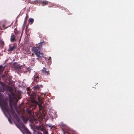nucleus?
Masks as SVG:
<instances>
[{"mask_svg":"<svg viewBox=\"0 0 134 134\" xmlns=\"http://www.w3.org/2000/svg\"><path fill=\"white\" fill-rule=\"evenodd\" d=\"M2 108L6 110L7 112H8L9 111V109L7 105V103L6 102H3L2 105Z\"/></svg>","mask_w":134,"mask_h":134,"instance_id":"obj_5","label":"nucleus"},{"mask_svg":"<svg viewBox=\"0 0 134 134\" xmlns=\"http://www.w3.org/2000/svg\"><path fill=\"white\" fill-rule=\"evenodd\" d=\"M41 71V73L43 74L47 75L49 74V71L46 68L44 67L42 69Z\"/></svg>","mask_w":134,"mask_h":134,"instance_id":"obj_4","label":"nucleus"},{"mask_svg":"<svg viewBox=\"0 0 134 134\" xmlns=\"http://www.w3.org/2000/svg\"><path fill=\"white\" fill-rule=\"evenodd\" d=\"M23 121L25 124H26L27 121V119L24 118L23 119Z\"/></svg>","mask_w":134,"mask_h":134,"instance_id":"obj_17","label":"nucleus"},{"mask_svg":"<svg viewBox=\"0 0 134 134\" xmlns=\"http://www.w3.org/2000/svg\"><path fill=\"white\" fill-rule=\"evenodd\" d=\"M70 132H68V133H69L70 134H75V132L74 131H71Z\"/></svg>","mask_w":134,"mask_h":134,"instance_id":"obj_18","label":"nucleus"},{"mask_svg":"<svg viewBox=\"0 0 134 134\" xmlns=\"http://www.w3.org/2000/svg\"><path fill=\"white\" fill-rule=\"evenodd\" d=\"M32 55H34V54H33V53L32 54Z\"/></svg>","mask_w":134,"mask_h":134,"instance_id":"obj_26","label":"nucleus"},{"mask_svg":"<svg viewBox=\"0 0 134 134\" xmlns=\"http://www.w3.org/2000/svg\"><path fill=\"white\" fill-rule=\"evenodd\" d=\"M43 86L42 85H37L34 86L32 88L34 90H36L39 89L40 87H42Z\"/></svg>","mask_w":134,"mask_h":134,"instance_id":"obj_8","label":"nucleus"},{"mask_svg":"<svg viewBox=\"0 0 134 134\" xmlns=\"http://www.w3.org/2000/svg\"><path fill=\"white\" fill-rule=\"evenodd\" d=\"M34 81L36 82V83H37L39 81L38 76L37 75H35L34 76Z\"/></svg>","mask_w":134,"mask_h":134,"instance_id":"obj_11","label":"nucleus"},{"mask_svg":"<svg viewBox=\"0 0 134 134\" xmlns=\"http://www.w3.org/2000/svg\"><path fill=\"white\" fill-rule=\"evenodd\" d=\"M41 4L43 6L47 5L48 4V2L46 1H43L42 2Z\"/></svg>","mask_w":134,"mask_h":134,"instance_id":"obj_13","label":"nucleus"},{"mask_svg":"<svg viewBox=\"0 0 134 134\" xmlns=\"http://www.w3.org/2000/svg\"><path fill=\"white\" fill-rule=\"evenodd\" d=\"M8 26L5 27V25L4 24L2 25V27H0V29L1 30H4L6 28H7Z\"/></svg>","mask_w":134,"mask_h":134,"instance_id":"obj_14","label":"nucleus"},{"mask_svg":"<svg viewBox=\"0 0 134 134\" xmlns=\"http://www.w3.org/2000/svg\"><path fill=\"white\" fill-rule=\"evenodd\" d=\"M9 105L11 109H13L12 105L10 102H9Z\"/></svg>","mask_w":134,"mask_h":134,"instance_id":"obj_20","label":"nucleus"},{"mask_svg":"<svg viewBox=\"0 0 134 134\" xmlns=\"http://www.w3.org/2000/svg\"><path fill=\"white\" fill-rule=\"evenodd\" d=\"M27 70L29 73H30L31 71V69L29 67L28 68H27Z\"/></svg>","mask_w":134,"mask_h":134,"instance_id":"obj_19","label":"nucleus"},{"mask_svg":"<svg viewBox=\"0 0 134 134\" xmlns=\"http://www.w3.org/2000/svg\"><path fill=\"white\" fill-rule=\"evenodd\" d=\"M20 99V97H19V99Z\"/></svg>","mask_w":134,"mask_h":134,"instance_id":"obj_28","label":"nucleus"},{"mask_svg":"<svg viewBox=\"0 0 134 134\" xmlns=\"http://www.w3.org/2000/svg\"><path fill=\"white\" fill-rule=\"evenodd\" d=\"M22 126L24 130L26 133L27 134H31L30 131L27 127L25 126V125L23 124L22 125Z\"/></svg>","mask_w":134,"mask_h":134,"instance_id":"obj_7","label":"nucleus"},{"mask_svg":"<svg viewBox=\"0 0 134 134\" xmlns=\"http://www.w3.org/2000/svg\"><path fill=\"white\" fill-rule=\"evenodd\" d=\"M18 101V100H16V102H17Z\"/></svg>","mask_w":134,"mask_h":134,"instance_id":"obj_25","label":"nucleus"},{"mask_svg":"<svg viewBox=\"0 0 134 134\" xmlns=\"http://www.w3.org/2000/svg\"><path fill=\"white\" fill-rule=\"evenodd\" d=\"M38 106L39 108V110L40 111H41L43 107L42 105L40 104H38Z\"/></svg>","mask_w":134,"mask_h":134,"instance_id":"obj_16","label":"nucleus"},{"mask_svg":"<svg viewBox=\"0 0 134 134\" xmlns=\"http://www.w3.org/2000/svg\"><path fill=\"white\" fill-rule=\"evenodd\" d=\"M45 43L44 42H41L39 43V47H34L32 49V51L36 55V56H38V54L40 52V48L42 46V44Z\"/></svg>","mask_w":134,"mask_h":134,"instance_id":"obj_1","label":"nucleus"},{"mask_svg":"<svg viewBox=\"0 0 134 134\" xmlns=\"http://www.w3.org/2000/svg\"><path fill=\"white\" fill-rule=\"evenodd\" d=\"M15 48V46H13L12 47L10 46L8 51L9 52L12 51Z\"/></svg>","mask_w":134,"mask_h":134,"instance_id":"obj_12","label":"nucleus"},{"mask_svg":"<svg viewBox=\"0 0 134 134\" xmlns=\"http://www.w3.org/2000/svg\"><path fill=\"white\" fill-rule=\"evenodd\" d=\"M34 20V19L30 18L29 20V23H31V24H32L33 23Z\"/></svg>","mask_w":134,"mask_h":134,"instance_id":"obj_15","label":"nucleus"},{"mask_svg":"<svg viewBox=\"0 0 134 134\" xmlns=\"http://www.w3.org/2000/svg\"><path fill=\"white\" fill-rule=\"evenodd\" d=\"M50 58H51V57H49V59H50Z\"/></svg>","mask_w":134,"mask_h":134,"instance_id":"obj_32","label":"nucleus"},{"mask_svg":"<svg viewBox=\"0 0 134 134\" xmlns=\"http://www.w3.org/2000/svg\"><path fill=\"white\" fill-rule=\"evenodd\" d=\"M36 129L38 130L43 131L44 134H48V132L46 131L42 125H36Z\"/></svg>","mask_w":134,"mask_h":134,"instance_id":"obj_3","label":"nucleus"},{"mask_svg":"<svg viewBox=\"0 0 134 134\" xmlns=\"http://www.w3.org/2000/svg\"><path fill=\"white\" fill-rule=\"evenodd\" d=\"M38 122H35V123H38Z\"/></svg>","mask_w":134,"mask_h":134,"instance_id":"obj_27","label":"nucleus"},{"mask_svg":"<svg viewBox=\"0 0 134 134\" xmlns=\"http://www.w3.org/2000/svg\"><path fill=\"white\" fill-rule=\"evenodd\" d=\"M48 126L49 127H50L51 128V129H52V128H53V126H52V125H49Z\"/></svg>","mask_w":134,"mask_h":134,"instance_id":"obj_21","label":"nucleus"},{"mask_svg":"<svg viewBox=\"0 0 134 134\" xmlns=\"http://www.w3.org/2000/svg\"><path fill=\"white\" fill-rule=\"evenodd\" d=\"M15 38V35L13 34H12L11 35L10 39L11 41L12 42H13L15 41L16 39Z\"/></svg>","mask_w":134,"mask_h":134,"instance_id":"obj_10","label":"nucleus"},{"mask_svg":"<svg viewBox=\"0 0 134 134\" xmlns=\"http://www.w3.org/2000/svg\"><path fill=\"white\" fill-rule=\"evenodd\" d=\"M27 93L29 96H30L31 101L33 103H35L36 101L35 99L36 94L35 92L34 91H32L31 90L27 92Z\"/></svg>","mask_w":134,"mask_h":134,"instance_id":"obj_2","label":"nucleus"},{"mask_svg":"<svg viewBox=\"0 0 134 134\" xmlns=\"http://www.w3.org/2000/svg\"><path fill=\"white\" fill-rule=\"evenodd\" d=\"M9 121H10L9 119Z\"/></svg>","mask_w":134,"mask_h":134,"instance_id":"obj_30","label":"nucleus"},{"mask_svg":"<svg viewBox=\"0 0 134 134\" xmlns=\"http://www.w3.org/2000/svg\"><path fill=\"white\" fill-rule=\"evenodd\" d=\"M27 91H30V89L29 88H27Z\"/></svg>","mask_w":134,"mask_h":134,"instance_id":"obj_22","label":"nucleus"},{"mask_svg":"<svg viewBox=\"0 0 134 134\" xmlns=\"http://www.w3.org/2000/svg\"><path fill=\"white\" fill-rule=\"evenodd\" d=\"M30 120L32 123V124H34V122L33 120L31 121V120Z\"/></svg>","mask_w":134,"mask_h":134,"instance_id":"obj_23","label":"nucleus"},{"mask_svg":"<svg viewBox=\"0 0 134 134\" xmlns=\"http://www.w3.org/2000/svg\"><path fill=\"white\" fill-rule=\"evenodd\" d=\"M40 133V134H42L41 133Z\"/></svg>","mask_w":134,"mask_h":134,"instance_id":"obj_29","label":"nucleus"},{"mask_svg":"<svg viewBox=\"0 0 134 134\" xmlns=\"http://www.w3.org/2000/svg\"><path fill=\"white\" fill-rule=\"evenodd\" d=\"M1 94L0 93V99L1 98Z\"/></svg>","mask_w":134,"mask_h":134,"instance_id":"obj_24","label":"nucleus"},{"mask_svg":"<svg viewBox=\"0 0 134 134\" xmlns=\"http://www.w3.org/2000/svg\"><path fill=\"white\" fill-rule=\"evenodd\" d=\"M9 115L10 116V115L9 114Z\"/></svg>","mask_w":134,"mask_h":134,"instance_id":"obj_31","label":"nucleus"},{"mask_svg":"<svg viewBox=\"0 0 134 134\" xmlns=\"http://www.w3.org/2000/svg\"><path fill=\"white\" fill-rule=\"evenodd\" d=\"M44 54L43 53H39L38 54V56H37L38 58H37V59L39 60L40 58H44Z\"/></svg>","mask_w":134,"mask_h":134,"instance_id":"obj_9","label":"nucleus"},{"mask_svg":"<svg viewBox=\"0 0 134 134\" xmlns=\"http://www.w3.org/2000/svg\"><path fill=\"white\" fill-rule=\"evenodd\" d=\"M7 112L10 113L14 117H18L17 115L16 114L15 111L13 109H11L10 110H9L8 112Z\"/></svg>","mask_w":134,"mask_h":134,"instance_id":"obj_6","label":"nucleus"}]
</instances>
